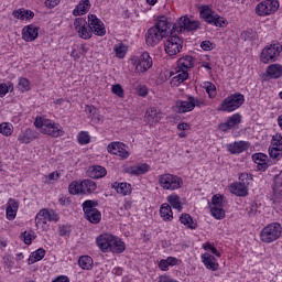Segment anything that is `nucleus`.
<instances>
[{"instance_id": "4c0bfd02", "label": "nucleus", "mask_w": 282, "mask_h": 282, "mask_svg": "<svg viewBox=\"0 0 282 282\" xmlns=\"http://www.w3.org/2000/svg\"><path fill=\"white\" fill-rule=\"evenodd\" d=\"M184 80H188V72L187 70H182L178 73L176 76H174L171 80V86L172 87H180Z\"/></svg>"}, {"instance_id": "cd10ccee", "label": "nucleus", "mask_w": 282, "mask_h": 282, "mask_svg": "<svg viewBox=\"0 0 282 282\" xmlns=\"http://www.w3.org/2000/svg\"><path fill=\"white\" fill-rule=\"evenodd\" d=\"M12 17H14V19H18L19 21H32V19H34V12H32L31 10L21 8V9L14 10L12 12Z\"/></svg>"}, {"instance_id": "774afa93", "label": "nucleus", "mask_w": 282, "mask_h": 282, "mask_svg": "<svg viewBox=\"0 0 282 282\" xmlns=\"http://www.w3.org/2000/svg\"><path fill=\"white\" fill-rule=\"evenodd\" d=\"M159 282H177V280H174L169 275H161L159 278Z\"/></svg>"}, {"instance_id": "393cba45", "label": "nucleus", "mask_w": 282, "mask_h": 282, "mask_svg": "<svg viewBox=\"0 0 282 282\" xmlns=\"http://www.w3.org/2000/svg\"><path fill=\"white\" fill-rule=\"evenodd\" d=\"M91 10V1L90 0H82L73 10V17H83L87 14Z\"/></svg>"}, {"instance_id": "f257e3e1", "label": "nucleus", "mask_w": 282, "mask_h": 282, "mask_svg": "<svg viewBox=\"0 0 282 282\" xmlns=\"http://www.w3.org/2000/svg\"><path fill=\"white\" fill-rule=\"evenodd\" d=\"M172 24L166 20L165 17H161L155 25L151 26L145 33V43L149 47H155L160 45L162 39H166L173 30H171Z\"/></svg>"}, {"instance_id": "c85d7f7f", "label": "nucleus", "mask_w": 282, "mask_h": 282, "mask_svg": "<svg viewBox=\"0 0 282 282\" xmlns=\"http://www.w3.org/2000/svg\"><path fill=\"white\" fill-rule=\"evenodd\" d=\"M177 65L183 72H188V69L195 67V58L191 55H185L178 59Z\"/></svg>"}, {"instance_id": "9d476101", "label": "nucleus", "mask_w": 282, "mask_h": 282, "mask_svg": "<svg viewBox=\"0 0 282 282\" xmlns=\"http://www.w3.org/2000/svg\"><path fill=\"white\" fill-rule=\"evenodd\" d=\"M195 107H206V101H204L203 98H198L195 96H188L186 100L176 101V108L178 113H188V111H193Z\"/></svg>"}, {"instance_id": "aec40b11", "label": "nucleus", "mask_w": 282, "mask_h": 282, "mask_svg": "<svg viewBox=\"0 0 282 282\" xmlns=\"http://www.w3.org/2000/svg\"><path fill=\"white\" fill-rule=\"evenodd\" d=\"M162 118V111L158 110L154 107H151L145 111L144 122H147L148 124H158V122H160Z\"/></svg>"}, {"instance_id": "f704fd0d", "label": "nucleus", "mask_w": 282, "mask_h": 282, "mask_svg": "<svg viewBox=\"0 0 282 282\" xmlns=\"http://www.w3.org/2000/svg\"><path fill=\"white\" fill-rule=\"evenodd\" d=\"M17 210H19V203L14 199H10L7 207V219H9V221H12V219L17 217Z\"/></svg>"}, {"instance_id": "0eeeda50", "label": "nucleus", "mask_w": 282, "mask_h": 282, "mask_svg": "<svg viewBox=\"0 0 282 282\" xmlns=\"http://www.w3.org/2000/svg\"><path fill=\"white\" fill-rule=\"evenodd\" d=\"M199 30V21L188 18V15L181 17L176 23L173 24L172 32H197Z\"/></svg>"}, {"instance_id": "13d9d810", "label": "nucleus", "mask_w": 282, "mask_h": 282, "mask_svg": "<svg viewBox=\"0 0 282 282\" xmlns=\"http://www.w3.org/2000/svg\"><path fill=\"white\" fill-rule=\"evenodd\" d=\"M117 155H119V158H122V160H127V158H129V150H127V145H124V143H121V145L119 147Z\"/></svg>"}, {"instance_id": "6e6d98bb", "label": "nucleus", "mask_w": 282, "mask_h": 282, "mask_svg": "<svg viewBox=\"0 0 282 282\" xmlns=\"http://www.w3.org/2000/svg\"><path fill=\"white\" fill-rule=\"evenodd\" d=\"M77 140L79 144H89L90 142L89 133L85 131L79 132Z\"/></svg>"}, {"instance_id": "09e8293b", "label": "nucleus", "mask_w": 282, "mask_h": 282, "mask_svg": "<svg viewBox=\"0 0 282 282\" xmlns=\"http://www.w3.org/2000/svg\"><path fill=\"white\" fill-rule=\"evenodd\" d=\"M13 131H14V127L12 126V123L2 122V129L0 131V133H2V135L10 138V135H12Z\"/></svg>"}, {"instance_id": "4d7b16f0", "label": "nucleus", "mask_w": 282, "mask_h": 282, "mask_svg": "<svg viewBox=\"0 0 282 282\" xmlns=\"http://www.w3.org/2000/svg\"><path fill=\"white\" fill-rule=\"evenodd\" d=\"M203 249H205L206 251L208 250L212 251V253L215 254V257H221V253L217 251V248H215V245L210 242L203 243Z\"/></svg>"}, {"instance_id": "37998d69", "label": "nucleus", "mask_w": 282, "mask_h": 282, "mask_svg": "<svg viewBox=\"0 0 282 282\" xmlns=\"http://www.w3.org/2000/svg\"><path fill=\"white\" fill-rule=\"evenodd\" d=\"M209 208L215 219H224V217H226V210H224V206L209 207Z\"/></svg>"}, {"instance_id": "c03bdc74", "label": "nucleus", "mask_w": 282, "mask_h": 282, "mask_svg": "<svg viewBox=\"0 0 282 282\" xmlns=\"http://www.w3.org/2000/svg\"><path fill=\"white\" fill-rule=\"evenodd\" d=\"M204 89L206 94H208L209 98H215L217 96V88L215 87V84L207 82L204 84Z\"/></svg>"}, {"instance_id": "603ef678", "label": "nucleus", "mask_w": 282, "mask_h": 282, "mask_svg": "<svg viewBox=\"0 0 282 282\" xmlns=\"http://www.w3.org/2000/svg\"><path fill=\"white\" fill-rule=\"evenodd\" d=\"M227 122L229 123V127L235 128L237 127V124H240L241 123V115L239 113H235L232 115L228 120Z\"/></svg>"}, {"instance_id": "b1692460", "label": "nucleus", "mask_w": 282, "mask_h": 282, "mask_svg": "<svg viewBox=\"0 0 282 282\" xmlns=\"http://www.w3.org/2000/svg\"><path fill=\"white\" fill-rule=\"evenodd\" d=\"M229 191L237 197H248V186L243 183H232L229 185Z\"/></svg>"}, {"instance_id": "338daca9", "label": "nucleus", "mask_w": 282, "mask_h": 282, "mask_svg": "<svg viewBox=\"0 0 282 282\" xmlns=\"http://www.w3.org/2000/svg\"><path fill=\"white\" fill-rule=\"evenodd\" d=\"M44 3L46 8L52 9V8H56V6L61 3V0H46Z\"/></svg>"}, {"instance_id": "5701e85b", "label": "nucleus", "mask_w": 282, "mask_h": 282, "mask_svg": "<svg viewBox=\"0 0 282 282\" xmlns=\"http://www.w3.org/2000/svg\"><path fill=\"white\" fill-rule=\"evenodd\" d=\"M249 147L250 144L246 141H235L227 145V151L232 155H237L239 153H243V151H248Z\"/></svg>"}, {"instance_id": "0e129e2a", "label": "nucleus", "mask_w": 282, "mask_h": 282, "mask_svg": "<svg viewBox=\"0 0 282 282\" xmlns=\"http://www.w3.org/2000/svg\"><path fill=\"white\" fill-rule=\"evenodd\" d=\"M200 47L202 50H204L205 52H210V50H213V43L210 41H203L200 43Z\"/></svg>"}, {"instance_id": "e433bc0d", "label": "nucleus", "mask_w": 282, "mask_h": 282, "mask_svg": "<svg viewBox=\"0 0 282 282\" xmlns=\"http://www.w3.org/2000/svg\"><path fill=\"white\" fill-rule=\"evenodd\" d=\"M78 265L82 270H91L94 268V259L89 256H82L78 259Z\"/></svg>"}, {"instance_id": "a211bd4d", "label": "nucleus", "mask_w": 282, "mask_h": 282, "mask_svg": "<svg viewBox=\"0 0 282 282\" xmlns=\"http://www.w3.org/2000/svg\"><path fill=\"white\" fill-rule=\"evenodd\" d=\"M59 219L58 214L53 209H41L35 216L36 226L47 224V221H58Z\"/></svg>"}, {"instance_id": "3c124183", "label": "nucleus", "mask_w": 282, "mask_h": 282, "mask_svg": "<svg viewBox=\"0 0 282 282\" xmlns=\"http://www.w3.org/2000/svg\"><path fill=\"white\" fill-rule=\"evenodd\" d=\"M111 91L115 94V96H118V98H124V89L120 84L112 85Z\"/></svg>"}, {"instance_id": "4be33fe9", "label": "nucleus", "mask_w": 282, "mask_h": 282, "mask_svg": "<svg viewBox=\"0 0 282 282\" xmlns=\"http://www.w3.org/2000/svg\"><path fill=\"white\" fill-rule=\"evenodd\" d=\"M252 160L257 164L258 171H268L270 167L268 155L264 153H254Z\"/></svg>"}, {"instance_id": "052dcab7", "label": "nucleus", "mask_w": 282, "mask_h": 282, "mask_svg": "<svg viewBox=\"0 0 282 282\" xmlns=\"http://www.w3.org/2000/svg\"><path fill=\"white\" fill-rule=\"evenodd\" d=\"M259 210V206L257 204H251L249 207H247V215L249 217H254Z\"/></svg>"}, {"instance_id": "680f3d73", "label": "nucleus", "mask_w": 282, "mask_h": 282, "mask_svg": "<svg viewBox=\"0 0 282 282\" xmlns=\"http://www.w3.org/2000/svg\"><path fill=\"white\" fill-rule=\"evenodd\" d=\"M58 232H59V237H69V232H70L69 226H66V225L59 226Z\"/></svg>"}, {"instance_id": "79ce46f5", "label": "nucleus", "mask_w": 282, "mask_h": 282, "mask_svg": "<svg viewBox=\"0 0 282 282\" xmlns=\"http://www.w3.org/2000/svg\"><path fill=\"white\" fill-rule=\"evenodd\" d=\"M127 45L123 43H119L113 46V52L117 56V58H124L127 56Z\"/></svg>"}, {"instance_id": "1a4fd4ad", "label": "nucleus", "mask_w": 282, "mask_h": 282, "mask_svg": "<svg viewBox=\"0 0 282 282\" xmlns=\"http://www.w3.org/2000/svg\"><path fill=\"white\" fill-rule=\"evenodd\" d=\"M159 184L164 191H178L184 185L182 177L174 174L159 175Z\"/></svg>"}, {"instance_id": "423d86ee", "label": "nucleus", "mask_w": 282, "mask_h": 282, "mask_svg": "<svg viewBox=\"0 0 282 282\" xmlns=\"http://www.w3.org/2000/svg\"><path fill=\"white\" fill-rule=\"evenodd\" d=\"M199 13L205 23L215 25V28H224V25L228 24V21L224 17L217 14V12H215L213 8L208 6L200 7Z\"/></svg>"}, {"instance_id": "4468645a", "label": "nucleus", "mask_w": 282, "mask_h": 282, "mask_svg": "<svg viewBox=\"0 0 282 282\" xmlns=\"http://www.w3.org/2000/svg\"><path fill=\"white\" fill-rule=\"evenodd\" d=\"M276 10H279V1L264 0L257 4L256 14H258V17H270V14H274Z\"/></svg>"}, {"instance_id": "ddd939ff", "label": "nucleus", "mask_w": 282, "mask_h": 282, "mask_svg": "<svg viewBox=\"0 0 282 282\" xmlns=\"http://www.w3.org/2000/svg\"><path fill=\"white\" fill-rule=\"evenodd\" d=\"M282 45L281 43H274L265 46L261 53L262 63H274L279 56H281Z\"/></svg>"}, {"instance_id": "72a5a7b5", "label": "nucleus", "mask_w": 282, "mask_h": 282, "mask_svg": "<svg viewBox=\"0 0 282 282\" xmlns=\"http://www.w3.org/2000/svg\"><path fill=\"white\" fill-rule=\"evenodd\" d=\"M160 215L163 221H173V209L171 205L164 203L161 205Z\"/></svg>"}, {"instance_id": "a878e982", "label": "nucleus", "mask_w": 282, "mask_h": 282, "mask_svg": "<svg viewBox=\"0 0 282 282\" xmlns=\"http://www.w3.org/2000/svg\"><path fill=\"white\" fill-rule=\"evenodd\" d=\"M33 140H36V132L30 128L22 130L18 137L20 144H30Z\"/></svg>"}, {"instance_id": "5fc2aeb1", "label": "nucleus", "mask_w": 282, "mask_h": 282, "mask_svg": "<svg viewBox=\"0 0 282 282\" xmlns=\"http://www.w3.org/2000/svg\"><path fill=\"white\" fill-rule=\"evenodd\" d=\"M121 143L122 142H111L107 147L108 153H112V155H118V151H119V149L121 147Z\"/></svg>"}, {"instance_id": "c9c22d12", "label": "nucleus", "mask_w": 282, "mask_h": 282, "mask_svg": "<svg viewBox=\"0 0 282 282\" xmlns=\"http://www.w3.org/2000/svg\"><path fill=\"white\" fill-rule=\"evenodd\" d=\"M167 202L170 204V206H172V208H174L175 210H178V213H182V198H180V196L177 194H172L170 196H167Z\"/></svg>"}, {"instance_id": "864d4df0", "label": "nucleus", "mask_w": 282, "mask_h": 282, "mask_svg": "<svg viewBox=\"0 0 282 282\" xmlns=\"http://www.w3.org/2000/svg\"><path fill=\"white\" fill-rule=\"evenodd\" d=\"M250 182H252V175L248 173H241L239 175V183L245 184V186H250Z\"/></svg>"}, {"instance_id": "ea45409f", "label": "nucleus", "mask_w": 282, "mask_h": 282, "mask_svg": "<svg viewBox=\"0 0 282 282\" xmlns=\"http://www.w3.org/2000/svg\"><path fill=\"white\" fill-rule=\"evenodd\" d=\"M45 258V249L40 248L33 251L29 258V263H36V261H41Z\"/></svg>"}, {"instance_id": "9b49d317", "label": "nucleus", "mask_w": 282, "mask_h": 282, "mask_svg": "<svg viewBox=\"0 0 282 282\" xmlns=\"http://www.w3.org/2000/svg\"><path fill=\"white\" fill-rule=\"evenodd\" d=\"M83 210L85 213V218L90 221V224H100V219H102V215L96 208L98 206V200H85L83 203Z\"/></svg>"}, {"instance_id": "6ab92c4d", "label": "nucleus", "mask_w": 282, "mask_h": 282, "mask_svg": "<svg viewBox=\"0 0 282 282\" xmlns=\"http://www.w3.org/2000/svg\"><path fill=\"white\" fill-rule=\"evenodd\" d=\"M200 259L207 270H210L212 272H217V270H219V262H217V258L215 256L205 252L200 256Z\"/></svg>"}, {"instance_id": "69168bd1", "label": "nucleus", "mask_w": 282, "mask_h": 282, "mask_svg": "<svg viewBox=\"0 0 282 282\" xmlns=\"http://www.w3.org/2000/svg\"><path fill=\"white\" fill-rule=\"evenodd\" d=\"M165 261H167V263L170 264L171 268H173L175 265H180V259H177L175 257H167L165 259Z\"/></svg>"}, {"instance_id": "c756f323", "label": "nucleus", "mask_w": 282, "mask_h": 282, "mask_svg": "<svg viewBox=\"0 0 282 282\" xmlns=\"http://www.w3.org/2000/svg\"><path fill=\"white\" fill-rule=\"evenodd\" d=\"M151 171V166L147 163L133 165L128 169L130 175H144Z\"/></svg>"}, {"instance_id": "58836bf2", "label": "nucleus", "mask_w": 282, "mask_h": 282, "mask_svg": "<svg viewBox=\"0 0 282 282\" xmlns=\"http://www.w3.org/2000/svg\"><path fill=\"white\" fill-rule=\"evenodd\" d=\"M68 192L70 195H83V181H73L68 185Z\"/></svg>"}, {"instance_id": "f03ea898", "label": "nucleus", "mask_w": 282, "mask_h": 282, "mask_svg": "<svg viewBox=\"0 0 282 282\" xmlns=\"http://www.w3.org/2000/svg\"><path fill=\"white\" fill-rule=\"evenodd\" d=\"M96 245L101 252H112L113 254H122L127 250L124 241L111 234L99 235L96 238Z\"/></svg>"}, {"instance_id": "6e6552de", "label": "nucleus", "mask_w": 282, "mask_h": 282, "mask_svg": "<svg viewBox=\"0 0 282 282\" xmlns=\"http://www.w3.org/2000/svg\"><path fill=\"white\" fill-rule=\"evenodd\" d=\"M132 64L135 65V72L139 74H144L153 67V58L149 52H142L139 55L131 57Z\"/></svg>"}, {"instance_id": "bf43d9fd", "label": "nucleus", "mask_w": 282, "mask_h": 282, "mask_svg": "<svg viewBox=\"0 0 282 282\" xmlns=\"http://www.w3.org/2000/svg\"><path fill=\"white\" fill-rule=\"evenodd\" d=\"M224 206V198L221 196L214 195L209 207Z\"/></svg>"}, {"instance_id": "bb28decb", "label": "nucleus", "mask_w": 282, "mask_h": 282, "mask_svg": "<svg viewBox=\"0 0 282 282\" xmlns=\"http://www.w3.org/2000/svg\"><path fill=\"white\" fill-rule=\"evenodd\" d=\"M111 188L117 191L118 195H122V197H127V195H130L132 191L131 184L127 182H115L111 184Z\"/></svg>"}, {"instance_id": "412c9836", "label": "nucleus", "mask_w": 282, "mask_h": 282, "mask_svg": "<svg viewBox=\"0 0 282 282\" xmlns=\"http://www.w3.org/2000/svg\"><path fill=\"white\" fill-rule=\"evenodd\" d=\"M39 37V28H36L34 24H30L23 28L22 30V39L26 41L28 43H31L32 41H36Z\"/></svg>"}, {"instance_id": "2eb2a0df", "label": "nucleus", "mask_w": 282, "mask_h": 282, "mask_svg": "<svg viewBox=\"0 0 282 282\" xmlns=\"http://www.w3.org/2000/svg\"><path fill=\"white\" fill-rule=\"evenodd\" d=\"M269 155L271 160L279 162L282 159V134L275 133L271 140V147L269 148Z\"/></svg>"}, {"instance_id": "473e14b6", "label": "nucleus", "mask_w": 282, "mask_h": 282, "mask_svg": "<svg viewBox=\"0 0 282 282\" xmlns=\"http://www.w3.org/2000/svg\"><path fill=\"white\" fill-rule=\"evenodd\" d=\"M88 173L93 180H100L101 177H105V175H107V169L100 165H95L89 167Z\"/></svg>"}, {"instance_id": "de8ad7c7", "label": "nucleus", "mask_w": 282, "mask_h": 282, "mask_svg": "<svg viewBox=\"0 0 282 282\" xmlns=\"http://www.w3.org/2000/svg\"><path fill=\"white\" fill-rule=\"evenodd\" d=\"M10 89L11 91L14 90V84H12V82L0 84V98H3Z\"/></svg>"}, {"instance_id": "f8f14e48", "label": "nucleus", "mask_w": 282, "mask_h": 282, "mask_svg": "<svg viewBox=\"0 0 282 282\" xmlns=\"http://www.w3.org/2000/svg\"><path fill=\"white\" fill-rule=\"evenodd\" d=\"M184 47V40L177 35H167L164 42V50L167 56H176Z\"/></svg>"}, {"instance_id": "a19ab883", "label": "nucleus", "mask_w": 282, "mask_h": 282, "mask_svg": "<svg viewBox=\"0 0 282 282\" xmlns=\"http://www.w3.org/2000/svg\"><path fill=\"white\" fill-rule=\"evenodd\" d=\"M180 221L184 226H187L188 228H191V230H195V228H197V224L193 221V217H191L188 214H182L180 217Z\"/></svg>"}, {"instance_id": "20e7f679", "label": "nucleus", "mask_w": 282, "mask_h": 282, "mask_svg": "<svg viewBox=\"0 0 282 282\" xmlns=\"http://www.w3.org/2000/svg\"><path fill=\"white\" fill-rule=\"evenodd\" d=\"M243 102H246V97L241 93H235L226 97L217 110L225 111V113H232V111H237Z\"/></svg>"}, {"instance_id": "f3484780", "label": "nucleus", "mask_w": 282, "mask_h": 282, "mask_svg": "<svg viewBox=\"0 0 282 282\" xmlns=\"http://www.w3.org/2000/svg\"><path fill=\"white\" fill-rule=\"evenodd\" d=\"M74 28L80 39L87 41L91 37V28L89 26V22L83 18L75 19Z\"/></svg>"}, {"instance_id": "49530a36", "label": "nucleus", "mask_w": 282, "mask_h": 282, "mask_svg": "<svg viewBox=\"0 0 282 282\" xmlns=\"http://www.w3.org/2000/svg\"><path fill=\"white\" fill-rule=\"evenodd\" d=\"M240 37L242 39V41H256L257 32H254L252 29H249L247 31H243Z\"/></svg>"}, {"instance_id": "7ed1b4c3", "label": "nucleus", "mask_w": 282, "mask_h": 282, "mask_svg": "<svg viewBox=\"0 0 282 282\" xmlns=\"http://www.w3.org/2000/svg\"><path fill=\"white\" fill-rule=\"evenodd\" d=\"M34 124L36 129H40L41 133H44V135H51V138H61V135H65L63 127L51 119L39 117L35 119Z\"/></svg>"}, {"instance_id": "a18cd8bd", "label": "nucleus", "mask_w": 282, "mask_h": 282, "mask_svg": "<svg viewBox=\"0 0 282 282\" xmlns=\"http://www.w3.org/2000/svg\"><path fill=\"white\" fill-rule=\"evenodd\" d=\"M22 239L26 246H31L32 241H34L36 239V234L32 230L24 231L22 234Z\"/></svg>"}, {"instance_id": "7c9ffc66", "label": "nucleus", "mask_w": 282, "mask_h": 282, "mask_svg": "<svg viewBox=\"0 0 282 282\" xmlns=\"http://www.w3.org/2000/svg\"><path fill=\"white\" fill-rule=\"evenodd\" d=\"M98 185L89 178L82 181V195H91V193L96 192Z\"/></svg>"}, {"instance_id": "dca6fc26", "label": "nucleus", "mask_w": 282, "mask_h": 282, "mask_svg": "<svg viewBox=\"0 0 282 282\" xmlns=\"http://www.w3.org/2000/svg\"><path fill=\"white\" fill-rule=\"evenodd\" d=\"M88 25L90 28V36H93V34L96 36H105V34H107L105 23H102L96 14H88Z\"/></svg>"}, {"instance_id": "2f4dec72", "label": "nucleus", "mask_w": 282, "mask_h": 282, "mask_svg": "<svg viewBox=\"0 0 282 282\" xmlns=\"http://www.w3.org/2000/svg\"><path fill=\"white\" fill-rule=\"evenodd\" d=\"M267 76L269 78H281L282 77V66L281 64H271L267 67Z\"/></svg>"}, {"instance_id": "39448f33", "label": "nucleus", "mask_w": 282, "mask_h": 282, "mask_svg": "<svg viewBox=\"0 0 282 282\" xmlns=\"http://www.w3.org/2000/svg\"><path fill=\"white\" fill-rule=\"evenodd\" d=\"M282 226L279 223H271L267 225L260 232V241L262 243H274L281 239Z\"/></svg>"}, {"instance_id": "e2e57ef3", "label": "nucleus", "mask_w": 282, "mask_h": 282, "mask_svg": "<svg viewBox=\"0 0 282 282\" xmlns=\"http://www.w3.org/2000/svg\"><path fill=\"white\" fill-rule=\"evenodd\" d=\"M159 268L160 270H162V272H169V268H171V265L169 264L166 259H162L159 262Z\"/></svg>"}, {"instance_id": "8fccbe9b", "label": "nucleus", "mask_w": 282, "mask_h": 282, "mask_svg": "<svg viewBox=\"0 0 282 282\" xmlns=\"http://www.w3.org/2000/svg\"><path fill=\"white\" fill-rule=\"evenodd\" d=\"M18 89H20L22 94L30 91V80H28L25 77L20 78L18 83Z\"/></svg>"}]
</instances>
